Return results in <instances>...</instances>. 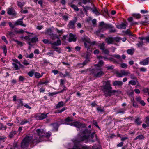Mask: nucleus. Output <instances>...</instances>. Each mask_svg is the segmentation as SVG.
<instances>
[{"label": "nucleus", "mask_w": 149, "mask_h": 149, "mask_svg": "<svg viewBox=\"0 0 149 149\" xmlns=\"http://www.w3.org/2000/svg\"><path fill=\"white\" fill-rule=\"evenodd\" d=\"M110 81H107L106 84L103 86V91L104 95L106 97L111 96L112 94H113V92L115 91L112 90V88L110 84Z\"/></svg>", "instance_id": "1"}, {"label": "nucleus", "mask_w": 149, "mask_h": 149, "mask_svg": "<svg viewBox=\"0 0 149 149\" xmlns=\"http://www.w3.org/2000/svg\"><path fill=\"white\" fill-rule=\"evenodd\" d=\"M87 131H84L82 133V137L81 141H83L86 139H88V141L89 142H93L97 140V137L95 134V133H93L89 137L88 135L87 134Z\"/></svg>", "instance_id": "2"}, {"label": "nucleus", "mask_w": 149, "mask_h": 149, "mask_svg": "<svg viewBox=\"0 0 149 149\" xmlns=\"http://www.w3.org/2000/svg\"><path fill=\"white\" fill-rule=\"evenodd\" d=\"M32 139V135L30 134L27 135L22 141L21 143L22 148L24 149L27 147Z\"/></svg>", "instance_id": "3"}, {"label": "nucleus", "mask_w": 149, "mask_h": 149, "mask_svg": "<svg viewBox=\"0 0 149 149\" xmlns=\"http://www.w3.org/2000/svg\"><path fill=\"white\" fill-rule=\"evenodd\" d=\"M91 72L94 77H99L103 75L104 73L101 68L95 67V68L91 70Z\"/></svg>", "instance_id": "4"}, {"label": "nucleus", "mask_w": 149, "mask_h": 149, "mask_svg": "<svg viewBox=\"0 0 149 149\" xmlns=\"http://www.w3.org/2000/svg\"><path fill=\"white\" fill-rule=\"evenodd\" d=\"M83 41L85 47L88 48V51L91 45H94L96 43L95 41H93L92 42H91L90 39L87 37H85L84 38Z\"/></svg>", "instance_id": "5"}, {"label": "nucleus", "mask_w": 149, "mask_h": 149, "mask_svg": "<svg viewBox=\"0 0 149 149\" xmlns=\"http://www.w3.org/2000/svg\"><path fill=\"white\" fill-rule=\"evenodd\" d=\"M116 74L117 77H120L124 76H127L130 74V73L129 71L123 70H121L120 72H116Z\"/></svg>", "instance_id": "6"}, {"label": "nucleus", "mask_w": 149, "mask_h": 149, "mask_svg": "<svg viewBox=\"0 0 149 149\" xmlns=\"http://www.w3.org/2000/svg\"><path fill=\"white\" fill-rule=\"evenodd\" d=\"M49 113L45 114L44 113L37 114L35 116L36 119L37 120H41L47 117Z\"/></svg>", "instance_id": "7"}, {"label": "nucleus", "mask_w": 149, "mask_h": 149, "mask_svg": "<svg viewBox=\"0 0 149 149\" xmlns=\"http://www.w3.org/2000/svg\"><path fill=\"white\" fill-rule=\"evenodd\" d=\"M67 124L71 126H74L78 128H82L85 126V124H81L79 122L77 121L71 123Z\"/></svg>", "instance_id": "8"}, {"label": "nucleus", "mask_w": 149, "mask_h": 149, "mask_svg": "<svg viewBox=\"0 0 149 149\" xmlns=\"http://www.w3.org/2000/svg\"><path fill=\"white\" fill-rule=\"evenodd\" d=\"M99 26L103 28H113L114 26L110 24L105 23L102 21L99 24Z\"/></svg>", "instance_id": "9"}, {"label": "nucleus", "mask_w": 149, "mask_h": 149, "mask_svg": "<svg viewBox=\"0 0 149 149\" xmlns=\"http://www.w3.org/2000/svg\"><path fill=\"white\" fill-rule=\"evenodd\" d=\"M90 149L89 147L87 146H82L79 144L74 143V146L72 149Z\"/></svg>", "instance_id": "10"}, {"label": "nucleus", "mask_w": 149, "mask_h": 149, "mask_svg": "<svg viewBox=\"0 0 149 149\" xmlns=\"http://www.w3.org/2000/svg\"><path fill=\"white\" fill-rule=\"evenodd\" d=\"M77 21V19L76 17L73 20L70 21L68 24V27L69 28H74Z\"/></svg>", "instance_id": "11"}, {"label": "nucleus", "mask_w": 149, "mask_h": 149, "mask_svg": "<svg viewBox=\"0 0 149 149\" xmlns=\"http://www.w3.org/2000/svg\"><path fill=\"white\" fill-rule=\"evenodd\" d=\"M23 19V18H22V19L17 20L14 22L15 25V26L18 25H21L24 27H26V25L23 23V21H22Z\"/></svg>", "instance_id": "12"}, {"label": "nucleus", "mask_w": 149, "mask_h": 149, "mask_svg": "<svg viewBox=\"0 0 149 149\" xmlns=\"http://www.w3.org/2000/svg\"><path fill=\"white\" fill-rule=\"evenodd\" d=\"M56 38H58V39L57 40L56 42H55L52 44V45H54L56 46L60 45H61V43L60 40L59 39L58 36L56 35L54 37H53L52 39H54Z\"/></svg>", "instance_id": "13"}, {"label": "nucleus", "mask_w": 149, "mask_h": 149, "mask_svg": "<svg viewBox=\"0 0 149 149\" xmlns=\"http://www.w3.org/2000/svg\"><path fill=\"white\" fill-rule=\"evenodd\" d=\"M77 37L75 35L70 33L69 34V37L68 39L69 42L72 41L75 42L76 40Z\"/></svg>", "instance_id": "14"}, {"label": "nucleus", "mask_w": 149, "mask_h": 149, "mask_svg": "<svg viewBox=\"0 0 149 149\" xmlns=\"http://www.w3.org/2000/svg\"><path fill=\"white\" fill-rule=\"evenodd\" d=\"M89 61V60L88 58H87L83 63H78L77 65V66L80 68L83 67L84 66L88 63Z\"/></svg>", "instance_id": "15"}, {"label": "nucleus", "mask_w": 149, "mask_h": 149, "mask_svg": "<svg viewBox=\"0 0 149 149\" xmlns=\"http://www.w3.org/2000/svg\"><path fill=\"white\" fill-rule=\"evenodd\" d=\"M105 41L109 45L114 43L113 38L112 37H109L107 38H106Z\"/></svg>", "instance_id": "16"}, {"label": "nucleus", "mask_w": 149, "mask_h": 149, "mask_svg": "<svg viewBox=\"0 0 149 149\" xmlns=\"http://www.w3.org/2000/svg\"><path fill=\"white\" fill-rule=\"evenodd\" d=\"M7 13L9 15L13 16H15L16 13L12 8H9L7 10Z\"/></svg>", "instance_id": "17"}, {"label": "nucleus", "mask_w": 149, "mask_h": 149, "mask_svg": "<svg viewBox=\"0 0 149 149\" xmlns=\"http://www.w3.org/2000/svg\"><path fill=\"white\" fill-rule=\"evenodd\" d=\"M149 62V57H148L146 59L143 60L139 62L140 65H148Z\"/></svg>", "instance_id": "18"}, {"label": "nucleus", "mask_w": 149, "mask_h": 149, "mask_svg": "<svg viewBox=\"0 0 149 149\" xmlns=\"http://www.w3.org/2000/svg\"><path fill=\"white\" fill-rule=\"evenodd\" d=\"M128 21L130 22V25L131 26H134L138 24L137 22H134L133 21V19L132 17H130L127 19Z\"/></svg>", "instance_id": "19"}, {"label": "nucleus", "mask_w": 149, "mask_h": 149, "mask_svg": "<svg viewBox=\"0 0 149 149\" xmlns=\"http://www.w3.org/2000/svg\"><path fill=\"white\" fill-rule=\"evenodd\" d=\"M36 131L38 135L40 137L44 136L45 134V132L43 130H41L40 129H38L36 130Z\"/></svg>", "instance_id": "20"}, {"label": "nucleus", "mask_w": 149, "mask_h": 149, "mask_svg": "<svg viewBox=\"0 0 149 149\" xmlns=\"http://www.w3.org/2000/svg\"><path fill=\"white\" fill-rule=\"evenodd\" d=\"M126 109L125 108H121L115 111V112L116 114H123L125 113Z\"/></svg>", "instance_id": "21"}, {"label": "nucleus", "mask_w": 149, "mask_h": 149, "mask_svg": "<svg viewBox=\"0 0 149 149\" xmlns=\"http://www.w3.org/2000/svg\"><path fill=\"white\" fill-rule=\"evenodd\" d=\"M113 84L115 86H120L123 84V83L121 81H115L113 82Z\"/></svg>", "instance_id": "22"}, {"label": "nucleus", "mask_w": 149, "mask_h": 149, "mask_svg": "<svg viewBox=\"0 0 149 149\" xmlns=\"http://www.w3.org/2000/svg\"><path fill=\"white\" fill-rule=\"evenodd\" d=\"M30 36H25L24 37V39L27 41V43L29 45L31 46H32V45L30 42L31 38H30Z\"/></svg>", "instance_id": "23"}, {"label": "nucleus", "mask_w": 149, "mask_h": 149, "mask_svg": "<svg viewBox=\"0 0 149 149\" xmlns=\"http://www.w3.org/2000/svg\"><path fill=\"white\" fill-rule=\"evenodd\" d=\"M104 63V62L102 60H100L99 62V63L95 65V67H97L98 68H101Z\"/></svg>", "instance_id": "24"}, {"label": "nucleus", "mask_w": 149, "mask_h": 149, "mask_svg": "<svg viewBox=\"0 0 149 149\" xmlns=\"http://www.w3.org/2000/svg\"><path fill=\"white\" fill-rule=\"evenodd\" d=\"M103 58L104 60H109L110 61L113 62V63L117 62V61L114 58H113L112 57H111L109 58H108L107 57H103Z\"/></svg>", "instance_id": "25"}, {"label": "nucleus", "mask_w": 149, "mask_h": 149, "mask_svg": "<svg viewBox=\"0 0 149 149\" xmlns=\"http://www.w3.org/2000/svg\"><path fill=\"white\" fill-rule=\"evenodd\" d=\"M144 137L143 135L142 134H140L136 138H135L134 140H143L144 139Z\"/></svg>", "instance_id": "26"}, {"label": "nucleus", "mask_w": 149, "mask_h": 149, "mask_svg": "<svg viewBox=\"0 0 149 149\" xmlns=\"http://www.w3.org/2000/svg\"><path fill=\"white\" fill-rule=\"evenodd\" d=\"M135 51L134 48H132L131 49H128L127 51V52L129 54L132 55H133Z\"/></svg>", "instance_id": "27"}, {"label": "nucleus", "mask_w": 149, "mask_h": 149, "mask_svg": "<svg viewBox=\"0 0 149 149\" xmlns=\"http://www.w3.org/2000/svg\"><path fill=\"white\" fill-rule=\"evenodd\" d=\"M52 47L54 49V50L57 52L58 53H61V49L55 46L54 45H52Z\"/></svg>", "instance_id": "28"}, {"label": "nucleus", "mask_w": 149, "mask_h": 149, "mask_svg": "<svg viewBox=\"0 0 149 149\" xmlns=\"http://www.w3.org/2000/svg\"><path fill=\"white\" fill-rule=\"evenodd\" d=\"M111 57H112L113 58L114 57L120 61H122L121 57L119 55L115 54L112 55Z\"/></svg>", "instance_id": "29"}, {"label": "nucleus", "mask_w": 149, "mask_h": 149, "mask_svg": "<svg viewBox=\"0 0 149 149\" xmlns=\"http://www.w3.org/2000/svg\"><path fill=\"white\" fill-rule=\"evenodd\" d=\"M105 44L103 42L102 43H100L98 45V47L102 51L105 48Z\"/></svg>", "instance_id": "30"}, {"label": "nucleus", "mask_w": 149, "mask_h": 149, "mask_svg": "<svg viewBox=\"0 0 149 149\" xmlns=\"http://www.w3.org/2000/svg\"><path fill=\"white\" fill-rule=\"evenodd\" d=\"M46 33L49 35H50L52 37H54L56 35H54L52 33V31L50 29H49L47 30V31L46 32Z\"/></svg>", "instance_id": "31"}, {"label": "nucleus", "mask_w": 149, "mask_h": 149, "mask_svg": "<svg viewBox=\"0 0 149 149\" xmlns=\"http://www.w3.org/2000/svg\"><path fill=\"white\" fill-rule=\"evenodd\" d=\"M140 118L138 117L135 119V123L137 125H140L142 123V121H141Z\"/></svg>", "instance_id": "32"}, {"label": "nucleus", "mask_w": 149, "mask_h": 149, "mask_svg": "<svg viewBox=\"0 0 149 149\" xmlns=\"http://www.w3.org/2000/svg\"><path fill=\"white\" fill-rule=\"evenodd\" d=\"M124 22L122 23L120 25V26L121 28L126 27L127 26L128 24L126 21L125 20Z\"/></svg>", "instance_id": "33"}, {"label": "nucleus", "mask_w": 149, "mask_h": 149, "mask_svg": "<svg viewBox=\"0 0 149 149\" xmlns=\"http://www.w3.org/2000/svg\"><path fill=\"white\" fill-rule=\"evenodd\" d=\"M38 38L37 37H34L30 39V42L32 43L36 42L38 41Z\"/></svg>", "instance_id": "34"}, {"label": "nucleus", "mask_w": 149, "mask_h": 149, "mask_svg": "<svg viewBox=\"0 0 149 149\" xmlns=\"http://www.w3.org/2000/svg\"><path fill=\"white\" fill-rule=\"evenodd\" d=\"M70 6H71V7L73 8L75 11H79V9L78 8V7L75 5L71 4L70 5Z\"/></svg>", "instance_id": "35"}, {"label": "nucleus", "mask_w": 149, "mask_h": 149, "mask_svg": "<svg viewBox=\"0 0 149 149\" xmlns=\"http://www.w3.org/2000/svg\"><path fill=\"white\" fill-rule=\"evenodd\" d=\"M134 17L137 19H139L141 17V15L139 14H133L132 15Z\"/></svg>", "instance_id": "36"}, {"label": "nucleus", "mask_w": 149, "mask_h": 149, "mask_svg": "<svg viewBox=\"0 0 149 149\" xmlns=\"http://www.w3.org/2000/svg\"><path fill=\"white\" fill-rule=\"evenodd\" d=\"M63 105L64 104L63 102L62 101H61L58 103L56 106V108H58L61 107L63 106Z\"/></svg>", "instance_id": "37"}, {"label": "nucleus", "mask_w": 149, "mask_h": 149, "mask_svg": "<svg viewBox=\"0 0 149 149\" xmlns=\"http://www.w3.org/2000/svg\"><path fill=\"white\" fill-rule=\"evenodd\" d=\"M92 11V12L97 16H98L100 15V13L96 8H95L94 9H93Z\"/></svg>", "instance_id": "38"}, {"label": "nucleus", "mask_w": 149, "mask_h": 149, "mask_svg": "<svg viewBox=\"0 0 149 149\" xmlns=\"http://www.w3.org/2000/svg\"><path fill=\"white\" fill-rule=\"evenodd\" d=\"M52 125L54 130H57L58 127V123H53Z\"/></svg>", "instance_id": "39"}, {"label": "nucleus", "mask_w": 149, "mask_h": 149, "mask_svg": "<svg viewBox=\"0 0 149 149\" xmlns=\"http://www.w3.org/2000/svg\"><path fill=\"white\" fill-rule=\"evenodd\" d=\"M34 75L35 77L37 78H38L41 77L42 76V75H40L39 73L37 72H35Z\"/></svg>", "instance_id": "40"}, {"label": "nucleus", "mask_w": 149, "mask_h": 149, "mask_svg": "<svg viewBox=\"0 0 149 149\" xmlns=\"http://www.w3.org/2000/svg\"><path fill=\"white\" fill-rule=\"evenodd\" d=\"M16 134V132L14 131L11 132L9 134V136L10 138L13 137Z\"/></svg>", "instance_id": "41"}, {"label": "nucleus", "mask_w": 149, "mask_h": 149, "mask_svg": "<svg viewBox=\"0 0 149 149\" xmlns=\"http://www.w3.org/2000/svg\"><path fill=\"white\" fill-rule=\"evenodd\" d=\"M102 51L104 54H106L108 55L109 53V51L107 49L104 48Z\"/></svg>", "instance_id": "42"}, {"label": "nucleus", "mask_w": 149, "mask_h": 149, "mask_svg": "<svg viewBox=\"0 0 149 149\" xmlns=\"http://www.w3.org/2000/svg\"><path fill=\"white\" fill-rule=\"evenodd\" d=\"M113 39L114 42H115V41H116L117 42H118L121 40V38L119 37H116L115 38H113Z\"/></svg>", "instance_id": "43"}, {"label": "nucleus", "mask_w": 149, "mask_h": 149, "mask_svg": "<svg viewBox=\"0 0 149 149\" xmlns=\"http://www.w3.org/2000/svg\"><path fill=\"white\" fill-rule=\"evenodd\" d=\"M17 5L18 6L20 7L21 8H22L24 4V2H20L18 1L17 2Z\"/></svg>", "instance_id": "44"}, {"label": "nucleus", "mask_w": 149, "mask_h": 149, "mask_svg": "<svg viewBox=\"0 0 149 149\" xmlns=\"http://www.w3.org/2000/svg\"><path fill=\"white\" fill-rule=\"evenodd\" d=\"M123 32H124L125 34L128 35L129 36L132 35L130 31L128 29L126 31H123Z\"/></svg>", "instance_id": "45"}, {"label": "nucleus", "mask_w": 149, "mask_h": 149, "mask_svg": "<svg viewBox=\"0 0 149 149\" xmlns=\"http://www.w3.org/2000/svg\"><path fill=\"white\" fill-rule=\"evenodd\" d=\"M14 41L17 43V44L18 45H19L20 46H22L23 45V44L22 42L16 40H15Z\"/></svg>", "instance_id": "46"}, {"label": "nucleus", "mask_w": 149, "mask_h": 149, "mask_svg": "<svg viewBox=\"0 0 149 149\" xmlns=\"http://www.w3.org/2000/svg\"><path fill=\"white\" fill-rule=\"evenodd\" d=\"M143 91L145 93L148 95L149 94V89L147 88H144L143 90Z\"/></svg>", "instance_id": "47"}, {"label": "nucleus", "mask_w": 149, "mask_h": 149, "mask_svg": "<svg viewBox=\"0 0 149 149\" xmlns=\"http://www.w3.org/2000/svg\"><path fill=\"white\" fill-rule=\"evenodd\" d=\"M6 129V126H4L3 124L0 123V130H5Z\"/></svg>", "instance_id": "48"}, {"label": "nucleus", "mask_w": 149, "mask_h": 149, "mask_svg": "<svg viewBox=\"0 0 149 149\" xmlns=\"http://www.w3.org/2000/svg\"><path fill=\"white\" fill-rule=\"evenodd\" d=\"M120 67L125 68H127V65L125 63H122L120 64Z\"/></svg>", "instance_id": "49"}, {"label": "nucleus", "mask_w": 149, "mask_h": 149, "mask_svg": "<svg viewBox=\"0 0 149 149\" xmlns=\"http://www.w3.org/2000/svg\"><path fill=\"white\" fill-rule=\"evenodd\" d=\"M130 77L131 79H132L137 80V79L136 77L135 76L134 74H130Z\"/></svg>", "instance_id": "50"}, {"label": "nucleus", "mask_w": 149, "mask_h": 149, "mask_svg": "<svg viewBox=\"0 0 149 149\" xmlns=\"http://www.w3.org/2000/svg\"><path fill=\"white\" fill-rule=\"evenodd\" d=\"M8 24L10 26L11 28H14V27L15 26L14 24V22L13 23V24L11 22H9L8 23Z\"/></svg>", "instance_id": "51"}, {"label": "nucleus", "mask_w": 149, "mask_h": 149, "mask_svg": "<svg viewBox=\"0 0 149 149\" xmlns=\"http://www.w3.org/2000/svg\"><path fill=\"white\" fill-rule=\"evenodd\" d=\"M136 99L137 102H140L142 100L140 96L136 97Z\"/></svg>", "instance_id": "52"}, {"label": "nucleus", "mask_w": 149, "mask_h": 149, "mask_svg": "<svg viewBox=\"0 0 149 149\" xmlns=\"http://www.w3.org/2000/svg\"><path fill=\"white\" fill-rule=\"evenodd\" d=\"M137 45L138 47H141L143 45V42L142 41L141 42H139L137 44Z\"/></svg>", "instance_id": "53"}, {"label": "nucleus", "mask_w": 149, "mask_h": 149, "mask_svg": "<svg viewBox=\"0 0 149 149\" xmlns=\"http://www.w3.org/2000/svg\"><path fill=\"white\" fill-rule=\"evenodd\" d=\"M3 48V52H4V53L5 54V55L6 56V53H7V48H6V46H4Z\"/></svg>", "instance_id": "54"}, {"label": "nucleus", "mask_w": 149, "mask_h": 149, "mask_svg": "<svg viewBox=\"0 0 149 149\" xmlns=\"http://www.w3.org/2000/svg\"><path fill=\"white\" fill-rule=\"evenodd\" d=\"M1 39H2L6 43V44H8V41L6 39V37L4 36H2L1 37Z\"/></svg>", "instance_id": "55"}, {"label": "nucleus", "mask_w": 149, "mask_h": 149, "mask_svg": "<svg viewBox=\"0 0 149 149\" xmlns=\"http://www.w3.org/2000/svg\"><path fill=\"white\" fill-rule=\"evenodd\" d=\"M62 18L65 21H68V16L66 15H64L62 16Z\"/></svg>", "instance_id": "56"}, {"label": "nucleus", "mask_w": 149, "mask_h": 149, "mask_svg": "<svg viewBox=\"0 0 149 149\" xmlns=\"http://www.w3.org/2000/svg\"><path fill=\"white\" fill-rule=\"evenodd\" d=\"M136 82L134 81L131 80L129 81V83L131 84L132 85H134L136 84Z\"/></svg>", "instance_id": "57"}, {"label": "nucleus", "mask_w": 149, "mask_h": 149, "mask_svg": "<svg viewBox=\"0 0 149 149\" xmlns=\"http://www.w3.org/2000/svg\"><path fill=\"white\" fill-rule=\"evenodd\" d=\"M109 31L110 33H113L116 32V30L115 29H110Z\"/></svg>", "instance_id": "58"}, {"label": "nucleus", "mask_w": 149, "mask_h": 149, "mask_svg": "<svg viewBox=\"0 0 149 149\" xmlns=\"http://www.w3.org/2000/svg\"><path fill=\"white\" fill-rule=\"evenodd\" d=\"M50 134L48 133H45L44 136L46 138H49L50 136Z\"/></svg>", "instance_id": "59"}, {"label": "nucleus", "mask_w": 149, "mask_h": 149, "mask_svg": "<svg viewBox=\"0 0 149 149\" xmlns=\"http://www.w3.org/2000/svg\"><path fill=\"white\" fill-rule=\"evenodd\" d=\"M24 79V78L23 76H20L19 77V80L21 81H23Z\"/></svg>", "instance_id": "60"}, {"label": "nucleus", "mask_w": 149, "mask_h": 149, "mask_svg": "<svg viewBox=\"0 0 149 149\" xmlns=\"http://www.w3.org/2000/svg\"><path fill=\"white\" fill-rule=\"evenodd\" d=\"M107 69L108 70H111L113 69V66H107L106 67Z\"/></svg>", "instance_id": "61"}, {"label": "nucleus", "mask_w": 149, "mask_h": 149, "mask_svg": "<svg viewBox=\"0 0 149 149\" xmlns=\"http://www.w3.org/2000/svg\"><path fill=\"white\" fill-rule=\"evenodd\" d=\"M96 19H93L92 20V23L93 25H94V27H95V26L96 25Z\"/></svg>", "instance_id": "62"}, {"label": "nucleus", "mask_w": 149, "mask_h": 149, "mask_svg": "<svg viewBox=\"0 0 149 149\" xmlns=\"http://www.w3.org/2000/svg\"><path fill=\"white\" fill-rule=\"evenodd\" d=\"M65 121L66 122H70L72 121V118L70 117L67 118L65 120Z\"/></svg>", "instance_id": "63"}, {"label": "nucleus", "mask_w": 149, "mask_h": 149, "mask_svg": "<svg viewBox=\"0 0 149 149\" xmlns=\"http://www.w3.org/2000/svg\"><path fill=\"white\" fill-rule=\"evenodd\" d=\"M23 63L25 65H27L29 64V63L26 60H24Z\"/></svg>", "instance_id": "64"}]
</instances>
